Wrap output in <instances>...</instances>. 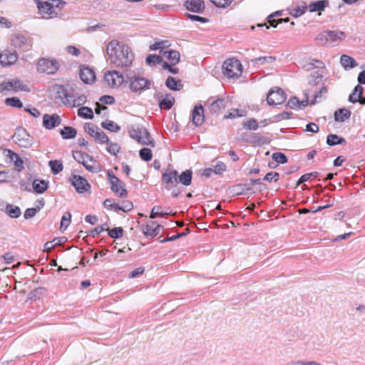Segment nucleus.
<instances>
[{
  "instance_id": "f257e3e1",
  "label": "nucleus",
  "mask_w": 365,
  "mask_h": 365,
  "mask_svg": "<svg viewBox=\"0 0 365 365\" xmlns=\"http://www.w3.org/2000/svg\"><path fill=\"white\" fill-rule=\"evenodd\" d=\"M106 53L112 64L122 68H130L135 58L131 48L128 45L120 44L117 40L108 43Z\"/></svg>"
},
{
  "instance_id": "f03ea898",
  "label": "nucleus",
  "mask_w": 365,
  "mask_h": 365,
  "mask_svg": "<svg viewBox=\"0 0 365 365\" xmlns=\"http://www.w3.org/2000/svg\"><path fill=\"white\" fill-rule=\"evenodd\" d=\"M192 179V171L186 170L180 174L175 170H168L162 175V183L165 185V188L171 192L173 197H178L181 191L178 185L181 184L184 186H188L191 184Z\"/></svg>"
},
{
  "instance_id": "7ed1b4c3",
  "label": "nucleus",
  "mask_w": 365,
  "mask_h": 365,
  "mask_svg": "<svg viewBox=\"0 0 365 365\" xmlns=\"http://www.w3.org/2000/svg\"><path fill=\"white\" fill-rule=\"evenodd\" d=\"M58 98H60L65 105L71 107H78L84 104L86 101V97L84 95H76L72 89H68L65 86H60L57 91Z\"/></svg>"
},
{
  "instance_id": "20e7f679",
  "label": "nucleus",
  "mask_w": 365,
  "mask_h": 365,
  "mask_svg": "<svg viewBox=\"0 0 365 365\" xmlns=\"http://www.w3.org/2000/svg\"><path fill=\"white\" fill-rule=\"evenodd\" d=\"M126 83L133 93L140 94L150 88L152 81L140 74H131L127 76Z\"/></svg>"
},
{
  "instance_id": "39448f33",
  "label": "nucleus",
  "mask_w": 365,
  "mask_h": 365,
  "mask_svg": "<svg viewBox=\"0 0 365 365\" xmlns=\"http://www.w3.org/2000/svg\"><path fill=\"white\" fill-rule=\"evenodd\" d=\"M129 135L139 143L155 147V141L150 138L148 130L143 125H133L128 130Z\"/></svg>"
},
{
  "instance_id": "423d86ee",
  "label": "nucleus",
  "mask_w": 365,
  "mask_h": 365,
  "mask_svg": "<svg viewBox=\"0 0 365 365\" xmlns=\"http://www.w3.org/2000/svg\"><path fill=\"white\" fill-rule=\"evenodd\" d=\"M223 74L229 78H235L241 76L242 66L240 61L235 58L226 60L222 66Z\"/></svg>"
},
{
  "instance_id": "0eeeda50",
  "label": "nucleus",
  "mask_w": 365,
  "mask_h": 365,
  "mask_svg": "<svg viewBox=\"0 0 365 365\" xmlns=\"http://www.w3.org/2000/svg\"><path fill=\"white\" fill-rule=\"evenodd\" d=\"M107 175L110 184L111 190L120 197H127L128 192L125 189V183L117 178L110 170L108 171Z\"/></svg>"
},
{
  "instance_id": "6e6552de",
  "label": "nucleus",
  "mask_w": 365,
  "mask_h": 365,
  "mask_svg": "<svg viewBox=\"0 0 365 365\" xmlns=\"http://www.w3.org/2000/svg\"><path fill=\"white\" fill-rule=\"evenodd\" d=\"M12 139L16 144L22 148H29L33 143V138L28 133L27 130L21 127L16 128Z\"/></svg>"
},
{
  "instance_id": "1a4fd4ad",
  "label": "nucleus",
  "mask_w": 365,
  "mask_h": 365,
  "mask_svg": "<svg viewBox=\"0 0 365 365\" xmlns=\"http://www.w3.org/2000/svg\"><path fill=\"white\" fill-rule=\"evenodd\" d=\"M34 1L42 18L49 19L57 16V14L53 9L51 1L42 0H34Z\"/></svg>"
},
{
  "instance_id": "9d476101",
  "label": "nucleus",
  "mask_w": 365,
  "mask_h": 365,
  "mask_svg": "<svg viewBox=\"0 0 365 365\" xmlns=\"http://www.w3.org/2000/svg\"><path fill=\"white\" fill-rule=\"evenodd\" d=\"M59 68L58 62L55 59L41 58L37 63V70L47 74L55 73Z\"/></svg>"
},
{
  "instance_id": "9b49d317",
  "label": "nucleus",
  "mask_w": 365,
  "mask_h": 365,
  "mask_svg": "<svg viewBox=\"0 0 365 365\" xmlns=\"http://www.w3.org/2000/svg\"><path fill=\"white\" fill-rule=\"evenodd\" d=\"M286 98V94L283 90L275 87L269 90L267 96V101L269 105L276 106L283 103Z\"/></svg>"
},
{
  "instance_id": "f8f14e48",
  "label": "nucleus",
  "mask_w": 365,
  "mask_h": 365,
  "mask_svg": "<svg viewBox=\"0 0 365 365\" xmlns=\"http://www.w3.org/2000/svg\"><path fill=\"white\" fill-rule=\"evenodd\" d=\"M29 91L26 85L24 84L19 79H13L9 81H3L0 83V91Z\"/></svg>"
},
{
  "instance_id": "ddd939ff",
  "label": "nucleus",
  "mask_w": 365,
  "mask_h": 365,
  "mask_svg": "<svg viewBox=\"0 0 365 365\" xmlns=\"http://www.w3.org/2000/svg\"><path fill=\"white\" fill-rule=\"evenodd\" d=\"M104 80L111 88L118 87L125 81L124 76L117 71H108L105 73Z\"/></svg>"
},
{
  "instance_id": "4468645a",
  "label": "nucleus",
  "mask_w": 365,
  "mask_h": 365,
  "mask_svg": "<svg viewBox=\"0 0 365 365\" xmlns=\"http://www.w3.org/2000/svg\"><path fill=\"white\" fill-rule=\"evenodd\" d=\"M69 181L79 193H83L91 188V185L88 180L81 175H72Z\"/></svg>"
},
{
  "instance_id": "2eb2a0df",
  "label": "nucleus",
  "mask_w": 365,
  "mask_h": 365,
  "mask_svg": "<svg viewBox=\"0 0 365 365\" xmlns=\"http://www.w3.org/2000/svg\"><path fill=\"white\" fill-rule=\"evenodd\" d=\"M11 45L17 48L27 50L31 46V41L21 34H16L11 38Z\"/></svg>"
},
{
  "instance_id": "dca6fc26",
  "label": "nucleus",
  "mask_w": 365,
  "mask_h": 365,
  "mask_svg": "<svg viewBox=\"0 0 365 365\" xmlns=\"http://www.w3.org/2000/svg\"><path fill=\"white\" fill-rule=\"evenodd\" d=\"M61 123V118L58 114H44L43 116V125L46 129L51 130Z\"/></svg>"
},
{
  "instance_id": "f3484780",
  "label": "nucleus",
  "mask_w": 365,
  "mask_h": 365,
  "mask_svg": "<svg viewBox=\"0 0 365 365\" xmlns=\"http://www.w3.org/2000/svg\"><path fill=\"white\" fill-rule=\"evenodd\" d=\"M184 6L187 10L197 14H202L205 9L204 0H187Z\"/></svg>"
},
{
  "instance_id": "a211bd4d",
  "label": "nucleus",
  "mask_w": 365,
  "mask_h": 365,
  "mask_svg": "<svg viewBox=\"0 0 365 365\" xmlns=\"http://www.w3.org/2000/svg\"><path fill=\"white\" fill-rule=\"evenodd\" d=\"M18 59V55L15 51H5L0 53V64L7 66L14 64Z\"/></svg>"
},
{
  "instance_id": "6ab92c4d",
  "label": "nucleus",
  "mask_w": 365,
  "mask_h": 365,
  "mask_svg": "<svg viewBox=\"0 0 365 365\" xmlns=\"http://www.w3.org/2000/svg\"><path fill=\"white\" fill-rule=\"evenodd\" d=\"M79 76L82 81L87 84L93 83L96 79V74L92 68L85 66H83L80 68Z\"/></svg>"
},
{
  "instance_id": "aec40b11",
  "label": "nucleus",
  "mask_w": 365,
  "mask_h": 365,
  "mask_svg": "<svg viewBox=\"0 0 365 365\" xmlns=\"http://www.w3.org/2000/svg\"><path fill=\"white\" fill-rule=\"evenodd\" d=\"M192 122L195 126L201 125L205 121L204 108L202 105L195 106L192 111Z\"/></svg>"
},
{
  "instance_id": "412c9836",
  "label": "nucleus",
  "mask_w": 365,
  "mask_h": 365,
  "mask_svg": "<svg viewBox=\"0 0 365 365\" xmlns=\"http://www.w3.org/2000/svg\"><path fill=\"white\" fill-rule=\"evenodd\" d=\"M307 9V4L304 1H301L289 7L288 11L291 16L297 18L303 15Z\"/></svg>"
},
{
  "instance_id": "4be33fe9",
  "label": "nucleus",
  "mask_w": 365,
  "mask_h": 365,
  "mask_svg": "<svg viewBox=\"0 0 365 365\" xmlns=\"http://www.w3.org/2000/svg\"><path fill=\"white\" fill-rule=\"evenodd\" d=\"M329 5L328 0H319L316 1L310 2L308 6L309 12H321L325 9Z\"/></svg>"
},
{
  "instance_id": "5701e85b",
  "label": "nucleus",
  "mask_w": 365,
  "mask_h": 365,
  "mask_svg": "<svg viewBox=\"0 0 365 365\" xmlns=\"http://www.w3.org/2000/svg\"><path fill=\"white\" fill-rule=\"evenodd\" d=\"M85 168L93 173H98L101 171V164L91 156L86 162H84Z\"/></svg>"
},
{
  "instance_id": "b1692460",
  "label": "nucleus",
  "mask_w": 365,
  "mask_h": 365,
  "mask_svg": "<svg viewBox=\"0 0 365 365\" xmlns=\"http://www.w3.org/2000/svg\"><path fill=\"white\" fill-rule=\"evenodd\" d=\"M227 101L225 98H219L213 101L209 106V110L211 113H215L225 109L227 106Z\"/></svg>"
},
{
  "instance_id": "393cba45",
  "label": "nucleus",
  "mask_w": 365,
  "mask_h": 365,
  "mask_svg": "<svg viewBox=\"0 0 365 365\" xmlns=\"http://www.w3.org/2000/svg\"><path fill=\"white\" fill-rule=\"evenodd\" d=\"M340 63L345 70H350L357 66L356 60L347 55H341L340 58Z\"/></svg>"
},
{
  "instance_id": "a878e982",
  "label": "nucleus",
  "mask_w": 365,
  "mask_h": 365,
  "mask_svg": "<svg viewBox=\"0 0 365 365\" xmlns=\"http://www.w3.org/2000/svg\"><path fill=\"white\" fill-rule=\"evenodd\" d=\"M34 191L38 194L43 193L48 189V182L44 180L35 179L32 183Z\"/></svg>"
},
{
  "instance_id": "bb28decb",
  "label": "nucleus",
  "mask_w": 365,
  "mask_h": 365,
  "mask_svg": "<svg viewBox=\"0 0 365 365\" xmlns=\"http://www.w3.org/2000/svg\"><path fill=\"white\" fill-rule=\"evenodd\" d=\"M276 58L272 56H261L251 60V63L254 66L259 67V66L272 63L275 61Z\"/></svg>"
},
{
  "instance_id": "cd10ccee",
  "label": "nucleus",
  "mask_w": 365,
  "mask_h": 365,
  "mask_svg": "<svg viewBox=\"0 0 365 365\" xmlns=\"http://www.w3.org/2000/svg\"><path fill=\"white\" fill-rule=\"evenodd\" d=\"M165 86L172 91H180L182 88L180 80H177L172 76H168L165 81Z\"/></svg>"
},
{
  "instance_id": "c85d7f7f",
  "label": "nucleus",
  "mask_w": 365,
  "mask_h": 365,
  "mask_svg": "<svg viewBox=\"0 0 365 365\" xmlns=\"http://www.w3.org/2000/svg\"><path fill=\"white\" fill-rule=\"evenodd\" d=\"M164 56L168 58L170 63L175 66L180 61V53L175 50H168L164 52Z\"/></svg>"
},
{
  "instance_id": "c756f323",
  "label": "nucleus",
  "mask_w": 365,
  "mask_h": 365,
  "mask_svg": "<svg viewBox=\"0 0 365 365\" xmlns=\"http://www.w3.org/2000/svg\"><path fill=\"white\" fill-rule=\"evenodd\" d=\"M60 134L63 139H73L76 138L77 130L73 127L64 126V128L60 130Z\"/></svg>"
},
{
  "instance_id": "7c9ffc66",
  "label": "nucleus",
  "mask_w": 365,
  "mask_h": 365,
  "mask_svg": "<svg viewBox=\"0 0 365 365\" xmlns=\"http://www.w3.org/2000/svg\"><path fill=\"white\" fill-rule=\"evenodd\" d=\"M363 93L364 88L360 85L356 86L353 92L349 96V101L352 103H357L358 101L360 100V97H361Z\"/></svg>"
},
{
  "instance_id": "2f4dec72",
  "label": "nucleus",
  "mask_w": 365,
  "mask_h": 365,
  "mask_svg": "<svg viewBox=\"0 0 365 365\" xmlns=\"http://www.w3.org/2000/svg\"><path fill=\"white\" fill-rule=\"evenodd\" d=\"M282 15V11H277L274 13L270 14L267 16V20L269 25H267V24H257L258 27H263L265 26L267 29L269 28V26L276 28L277 26V20H275L273 19L274 16H279Z\"/></svg>"
},
{
  "instance_id": "473e14b6",
  "label": "nucleus",
  "mask_w": 365,
  "mask_h": 365,
  "mask_svg": "<svg viewBox=\"0 0 365 365\" xmlns=\"http://www.w3.org/2000/svg\"><path fill=\"white\" fill-rule=\"evenodd\" d=\"M351 116V111L345 108H340L335 111L334 119L336 121L344 122Z\"/></svg>"
},
{
  "instance_id": "72a5a7b5",
  "label": "nucleus",
  "mask_w": 365,
  "mask_h": 365,
  "mask_svg": "<svg viewBox=\"0 0 365 365\" xmlns=\"http://www.w3.org/2000/svg\"><path fill=\"white\" fill-rule=\"evenodd\" d=\"M346 143V140L336 134H329L327 137V143L330 146L341 145Z\"/></svg>"
},
{
  "instance_id": "f704fd0d",
  "label": "nucleus",
  "mask_w": 365,
  "mask_h": 365,
  "mask_svg": "<svg viewBox=\"0 0 365 365\" xmlns=\"http://www.w3.org/2000/svg\"><path fill=\"white\" fill-rule=\"evenodd\" d=\"M175 99L171 95L167 94L160 102L159 106L161 109L169 110L172 108Z\"/></svg>"
},
{
  "instance_id": "c9c22d12",
  "label": "nucleus",
  "mask_w": 365,
  "mask_h": 365,
  "mask_svg": "<svg viewBox=\"0 0 365 365\" xmlns=\"http://www.w3.org/2000/svg\"><path fill=\"white\" fill-rule=\"evenodd\" d=\"M6 213L11 218H17L21 215V211L18 206L7 204Z\"/></svg>"
},
{
  "instance_id": "e433bc0d",
  "label": "nucleus",
  "mask_w": 365,
  "mask_h": 365,
  "mask_svg": "<svg viewBox=\"0 0 365 365\" xmlns=\"http://www.w3.org/2000/svg\"><path fill=\"white\" fill-rule=\"evenodd\" d=\"M78 115L85 119H92L93 118V112L92 109L85 106L78 108Z\"/></svg>"
},
{
  "instance_id": "4c0bfd02",
  "label": "nucleus",
  "mask_w": 365,
  "mask_h": 365,
  "mask_svg": "<svg viewBox=\"0 0 365 365\" xmlns=\"http://www.w3.org/2000/svg\"><path fill=\"white\" fill-rule=\"evenodd\" d=\"M101 126L110 131L118 133L120 130V126L111 120H106L101 123Z\"/></svg>"
},
{
  "instance_id": "58836bf2",
  "label": "nucleus",
  "mask_w": 365,
  "mask_h": 365,
  "mask_svg": "<svg viewBox=\"0 0 365 365\" xmlns=\"http://www.w3.org/2000/svg\"><path fill=\"white\" fill-rule=\"evenodd\" d=\"M246 114H247V111L245 110L235 108V109H232L227 114H225L224 116V118L228 119V118H235L237 117H243V116H245Z\"/></svg>"
},
{
  "instance_id": "ea45409f",
  "label": "nucleus",
  "mask_w": 365,
  "mask_h": 365,
  "mask_svg": "<svg viewBox=\"0 0 365 365\" xmlns=\"http://www.w3.org/2000/svg\"><path fill=\"white\" fill-rule=\"evenodd\" d=\"M48 165L53 174L56 175L63 170V166L61 162L58 160H50Z\"/></svg>"
},
{
  "instance_id": "a19ab883",
  "label": "nucleus",
  "mask_w": 365,
  "mask_h": 365,
  "mask_svg": "<svg viewBox=\"0 0 365 365\" xmlns=\"http://www.w3.org/2000/svg\"><path fill=\"white\" fill-rule=\"evenodd\" d=\"M329 34V41H334L336 40H344L346 38L344 32L341 31H328Z\"/></svg>"
},
{
  "instance_id": "79ce46f5",
  "label": "nucleus",
  "mask_w": 365,
  "mask_h": 365,
  "mask_svg": "<svg viewBox=\"0 0 365 365\" xmlns=\"http://www.w3.org/2000/svg\"><path fill=\"white\" fill-rule=\"evenodd\" d=\"M139 155L140 158L145 162L151 160L153 158V153L151 150L147 148H143L140 149L139 151Z\"/></svg>"
},
{
  "instance_id": "37998d69",
  "label": "nucleus",
  "mask_w": 365,
  "mask_h": 365,
  "mask_svg": "<svg viewBox=\"0 0 365 365\" xmlns=\"http://www.w3.org/2000/svg\"><path fill=\"white\" fill-rule=\"evenodd\" d=\"M73 158L79 163L84 165V162L90 158V155L81 151H76L73 153Z\"/></svg>"
},
{
  "instance_id": "c03bdc74",
  "label": "nucleus",
  "mask_w": 365,
  "mask_h": 365,
  "mask_svg": "<svg viewBox=\"0 0 365 365\" xmlns=\"http://www.w3.org/2000/svg\"><path fill=\"white\" fill-rule=\"evenodd\" d=\"M5 103L7 106L21 108L23 107L22 102L16 97L7 98L5 100Z\"/></svg>"
},
{
  "instance_id": "a18cd8bd",
  "label": "nucleus",
  "mask_w": 365,
  "mask_h": 365,
  "mask_svg": "<svg viewBox=\"0 0 365 365\" xmlns=\"http://www.w3.org/2000/svg\"><path fill=\"white\" fill-rule=\"evenodd\" d=\"M322 74L319 71L313 73L309 78V84L310 86H316L320 83L322 79Z\"/></svg>"
},
{
  "instance_id": "49530a36",
  "label": "nucleus",
  "mask_w": 365,
  "mask_h": 365,
  "mask_svg": "<svg viewBox=\"0 0 365 365\" xmlns=\"http://www.w3.org/2000/svg\"><path fill=\"white\" fill-rule=\"evenodd\" d=\"M243 127L248 130H256L259 127V124L255 118H251L243 123Z\"/></svg>"
},
{
  "instance_id": "de8ad7c7",
  "label": "nucleus",
  "mask_w": 365,
  "mask_h": 365,
  "mask_svg": "<svg viewBox=\"0 0 365 365\" xmlns=\"http://www.w3.org/2000/svg\"><path fill=\"white\" fill-rule=\"evenodd\" d=\"M160 228V225H158L155 228L147 225L143 230V233L147 237H153L158 234V230Z\"/></svg>"
},
{
  "instance_id": "09e8293b",
  "label": "nucleus",
  "mask_w": 365,
  "mask_h": 365,
  "mask_svg": "<svg viewBox=\"0 0 365 365\" xmlns=\"http://www.w3.org/2000/svg\"><path fill=\"white\" fill-rule=\"evenodd\" d=\"M162 61V57L158 55L150 54L148 55L145 59V62L148 66H153L156 63H160Z\"/></svg>"
},
{
  "instance_id": "8fccbe9b",
  "label": "nucleus",
  "mask_w": 365,
  "mask_h": 365,
  "mask_svg": "<svg viewBox=\"0 0 365 365\" xmlns=\"http://www.w3.org/2000/svg\"><path fill=\"white\" fill-rule=\"evenodd\" d=\"M40 210L41 206H36L35 207L27 208L24 212V217L26 220L32 218Z\"/></svg>"
},
{
  "instance_id": "3c124183",
  "label": "nucleus",
  "mask_w": 365,
  "mask_h": 365,
  "mask_svg": "<svg viewBox=\"0 0 365 365\" xmlns=\"http://www.w3.org/2000/svg\"><path fill=\"white\" fill-rule=\"evenodd\" d=\"M123 230L122 227H115L108 230V235L111 238L118 239L123 236Z\"/></svg>"
},
{
  "instance_id": "603ef678",
  "label": "nucleus",
  "mask_w": 365,
  "mask_h": 365,
  "mask_svg": "<svg viewBox=\"0 0 365 365\" xmlns=\"http://www.w3.org/2000/svg\"><path fill=\"white\" fill-rule=\"evenodd\" d=\"M71 214L70 212H66L61 221V230H65L71 223Z\"/></svg>"
},
{
  "instance_id": "864d4df0",
  "label": "nucleus",
  "mask_w": 365,
  "mask_h": 365,
  "mask_svg": "<svg viewBox=\"0 0 365 365\" xmlns=\"http://www.w3.org/2000/svg\"><path fill=\"white\" fill-rule=\"evenodd\" d=\"M315 40L319 41L321 44H325L328 43L329 41V34L328 31H325L319 34L316 36Z\"/></svg>"
},
{
  "instance_id": "5fc2aeb1",
  "label": "nucleus",
  "mask_w": 365,
  "mask_h": 365,
  "mask_svg": "<svg viewBox=\"0 0 365 365\" xmlns=\"http://www.w3.org/2000/svg\"><path fill=\"white\" fill-rule=\"evenodd\" d=\"M94 138L101 144L108 143L109 140L108 137L105 134L104 132L101 130H98L97 133H96Z\"/></svg>"
},
{
  "instance_id": "6e6d98bb",
  "label": "nucleus",
  "mask_w": 365,
  "mask_h": 365,
  "mask_svg": "<svg viewBox=\"0 0 365 365\" xmlns=\"http://www.w3.org/2000/svg\"><path fill=\"white\" fill-rule=\"evenodd\" d=\"M107 144V151L111 155H116L120 150V146L118 143H113L108 140Z\"/></svg>"
},
{
  "instance_id": "4d7b16f0",
  "label": "nucleus",
  "mask_w": 365,
  "mask_h": 365,
  "mask_svg": "<svg viewBox=\"0 0 365 365\" xmlns=\"http://www.w3.org/2000/svg\"><path fill=\"white\" fill-rule=\"evenodd\" d=\"M272 159L278 163L284 164L287 162V156L282 153H274L272 154Z\"/></svg>"
},
{
  "instance_id": "13d9d810",
  "label": "nucleus",
  "mask_w": 365,
  "mask_h": 365,
  "mask_svg": "<svg viewBox=\"0 0 365 365\" xmlns=\"http://www.w3.org/2000/svg\"><path fill=\"white\" fill-rule=\"evenodd\" d=\"M233 0H210V2L218 8H226L230 6Z\"/></svg>"
},
{
  "instance_id": "bf43d9fd",
  "label": "nucleus",
  "mask_w": 365,
  "mask_h": 365,
  "mask_svg": "<svg viewBox=\"0 0 365 365\" xmlns=\"http://www.w3.org/2000/svg\"><path fill=\"white\" fill-rule=\"evenodd\" d=\"M168 212H163L161 211V207L160 206H155L153 207L151 213H150V218H155L157 216H164L165 215L169 214Z\"/></svg>"
},
{
  "instance_id": "052dcab7",
  "label": "nucleus",
  "mask_w": 365,
  "mask_h": 365,
  "mask_svg": "<svg viewBox=\"0 0 365 365\" xmlns=\"http://www.w3.org/2000/svg\"><path fill=\"white\" fill-rule=\"evenodd\" d=\"M85 130L93 138L95 137L96 133L98 131V129L93 124L87 123L84 125Z\"/></svg>"
},
{
  "instance_id": "680f3d73",
  "label": "nucleus",
  "mask_w": 365,
  "mask_h": 365,
  "mask_svg": "<svg viewBox=\"0 0 365 365\" xmlns=\"http://www.w3.org/2000/svg\"><path fill=\"white\" fill-rule=\"evenodd\" d=\"M279 174L277 172H269L264 177V180L277 182L279 180Z\"/></svg>"
},
{
  "instance_id": "e2e57ef3",
  "label": "nucleus",
  "mask_w": 365,
  "mask_h": 365,
  "mask_svg": "<svg viewBox=\"0 0 365 365\" xmlns=\"http://www.w3.org/2000/svg\"><path fill=\"white\" fill-rule=\"evenodd\" d=\"M327 89L326 88V87L321 88L317 92L315 93L314 100L311 101L310 104L311 105L315 104V103L319 99H320L324 94L327 93Z\"/></svg>"
},
{
  "instance_id": "0e129e2a",
  "label": "nucleus",
  "mask_w": 365,
  "mask_h": 365,
  "mask_svg": "<svg viewBox=\"0 0 365 365\" xmlns=\"http://www.w3.org/2000/svg\"><path fill=\"white\" fill-rule=\"evenodd\" d=\"M318 173L317 172H312V173H306L303 175H302L298 181V185L300 184V183H303L304 182H307L312 177L313 178H317L318 176Z\"/></svg>"
},
{
  "instance_id": "69168bd1",
  "label": "nucleus",
  "mask_w": 365,
  "mask_h": 365,
  "mask_svg": "<svg viewBox=\"0 0 365 365\" xmlns=\"http://www.w3.org/2000/svg\"><path fill=\"white\" fill-rule=\"evenodd\" d=\"M214 173L220 175L226 170V165L222 162H217L215 165H214Z\"/></svg>"
},
{
  "instance_id": "338daca9",
  "label": "nucleus",
  "mask_w": 365,
  "mask_h": 365,
  "mask_svg": "<svg viewBox=\"0 0 365 365\" xmlns=\"http://www.w3.org/2000/svg\"><path fill=\"white\" fill-rule=\"evenodd\" d=\"M186 16L188 19L192 21H199L200 23H207L208 21V19L207 18L194 14H186Z\"/></svg>"
},
{
  "instance_id": "774afa93",
  "label": "nucleus",
  "mask_w": 365,
  "mask_h": 365,
  "mask_svg": "<svg viewBox=\"0 0 365 365\" xmlns=\"http://www.w3.org/2000/svg\"><path fill=\"white\" fill-rule=\"evenodd\" d=\"M287 106L292 109L300 110V107H299V99L297 97L291 98Z\"/></svg>"
}]
</instances>
